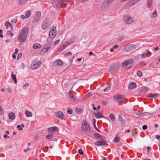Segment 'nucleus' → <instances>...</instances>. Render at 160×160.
Instances as JSON below:
<instances>
[{
    "instance_id": "obj_1",
    "label": "nucleus",
    "mask_w": 160,
    "mask_h": 160,
    "mask_svg": "<svg viewBox=\"0 0 160 160\" xmlns=\"http://www.w3.org/2000/svg\"><path fill=\"white\" fill-rule=\"evenodd\" d=\"M28 29L26 27H24L21 30L18 36V39L20 42H23L26 40Z\"/></svg>"
},
{
    "instance_id": "obj_2",
    "label": "nucleus",
    "mask_w": 160,
    "mask_h": 160,
    "mask_svg": "<svg viewBox=\"0 0 160 160\" xmlns=\"http://www.w3.org/2000/svg\"><path fill=\"white\" fill-rule=\"evenodd\" d=\"M71 1V0H60L58 1L57 0L56 2L57 3L56 7L58 8H64Z\"/></svg>"
},
{
    "instance_id": "obj_3",
    "label": "nucleus",
    "mask_w": 160,
    "mask_h": 160,
    "mask_svg": "<svg viewBox=\"0 0 160 160\" xmlns=\"http://www.w3.org/2000/svg\"><path fill=\"white\" fill-rule=\"evenodd\" d=\"M123 20L125 23L130 24L134 22V19L132 17L128 15H124L123 17Z\"/></svg>"
},
{
    "instance_id": "obj_4",
    "label": "nucleus",
    "mask_w": 160,
    "mask_h": 160,
    "mask_svg": "<svg viewBox=\"0 0 160 160\" xmlns=\"http://www.w3.org/2000/svg\"><path fill=\"white\" fill-rule=\"evenodd\" d=\"M81 128L82 130L86 132H89L90 131L89 125L88 123L86 122L85 120H83Z\"/></svg>"
},
{
    "instance_id": "obj_5",
    "label": "nucleus",
    "mask_w": 160,
    "mask_h": 160,
    "mask_svg": "<svg viewBox=\"0 0 160 160\" xmlns=\"http://www.w3.org/2000/svg\"><path fill=\"white\" fill-rule=\"evenodd\" d=\"M56 35V29L55 27L53 26L50 28L49 36L51 39L54 38Z\"/></svg>"
},
{
    "instance_id": "obj_6",
    "label": "nucleus",
    "mask_w": 160,
    "mask_h": 160,
    "mask_svg": "<svg viewBox=\"0 0 160 160\" xmlns=\"http://www.w3.org/2000/svg\"><path fill=\"white\" fill-rule=\"evenodd\" d=\"M133 62V60L132 59H127L122 63V66L124 68H126L127 69H128L129 68H127L126 67L132 63Z\"/></svg>"
},
{
    "instance_id": "obj_7",
    "label": "nucleus",
    "mask_w": 160,
    "mask_h": 160,
    "mask_svg": "<svg viewBox=\"0 0 160 160\" xmlns=\"http://www.w3.org/2000/svg\"><path fill=\"white\" fill-rule=\"evenodd\" d=\"M124 98L125 97L123 95H115L113 98L114 101L119 102H121Z\"/></svg>"
},
{
    "instance_id": "obj_8",
    "label": "nucleus",
    "mask_w": 160,
    "mask_h": 160,
    "mask_svg": "<svg viewBox=\"0 0 160 160\" xmlns=\"http://www.w3.org/2000/svg\"><path fill=\"white\" fill-rule=\"evenodd\" d=\"M41 64L39 61L33 62L31 65L30 68L32 69H35L37 68Z\"/></svg>"
},
{
    "instance_id": "obj_9",
    "label": "nucleus",
    "mask_w": 160,
    "mask_h": 160,
    "mask_svg": "<svg viewBox=\"0 0 160 160\" xmlns=\"http://www.w3.org/2000/svg\"><path fill=\"white\" fill-rule=\"evenodd\" d=\"M48 20L45 19L42 22V28L43 30L46 29L48 27Z\"/></svg>"
},
{
    "instance_id": "obj_10",
    "label": "nucleus",
    "mask_w": 160,
    "mask_h": 160,
    "mask_svg": "<svg viewBox=\"0 0 160 160\" xmlns=\"http://www.w3.org/2000/svg\"><path fill=\"white\" fill-rule=\"evenodd\" d=\"M41 13L40 12H37L35 14V16L33 19V22H37L40 19Z\"/></svg>"
},
{
    "instance_id": "obj_11",
    "label": "nucleus",
    "mask_w": 160,
    "mask_h": 160,
    "mask_svg": "<svg viewBox=\"0 0 160 160\" xmlns=\"http://www.w3.org/2000/svg\"><path fill=\"white\" fill-rule=\"evenodd\" d=\"M58 128L57 127H51L48 129V132L49 133L58 132Z\"/></svg>"
},
{
    "instance_id": "obj_12",
    "label": "nucleus",
    "mask_w": 160,
    "mask_h": 160,
    "mask_svg": "<svg viewBox=\"0 0 160 160\" xmlns=\"http://www.w3.org/2000/svg\"><path fill=\"white\" fill-rule=\"evenodd\" d=\"M139 1V0H131L127 3V5L129 7H131L136 4Z\"/></svg>"
},
{
    "instance_id": "obj_13",
    "label": "nucleus",
    "mask_w": 160,
    "mask_h": 160,
    "mask_svg": "<svg viewBox=\"0 0 160 160\" xmlns=\"http://www.w3.org/2000/svg\"><path fill=\"white\" fill-rule=\"evenodd\" d=\"M106 143V141L104 140H101L98 141L95 143V144L97 146H103Z\"/></svg>"
},
{
    "instance_id": "obj_14",
    "label": "nucleus",
    "mask_w": 160,
    "mask_h": 160,
    "mask_svg": "<svg viewBox=\"0 0 160 160\" xmlns=\"http://www.w3.org/2000/svg\"><path fill=\"white\" fill-rule=\"evenodd\" d=\"M56 117L61 119H62L64 116L63 113L61 111H59L57 112Z\"/></svg>"
},
{
    "instance_id": "obj_15",
    "label": "nucleus",
    "mask_w": 160,
    "mask_h": 160,
    "mask_svg": "<svg viewBox=\"0 0 160 160\" xmlns=\"http://www.w3.org/2000/svg\"><path fill=\"white\" fill-rule=\"evenodd\" d=\"M94 117L98 119L103 118V116L102 113L100 112L96 113H94Z\"/></svg>"
},
{
    "instance_id": "obj_16",
    "label": "nucleus",
    "mask_w": 160,
    "mask_h": 160,
    "mask_svg": "<svg viewBox=\"0 0 160 160\" xmlns=\"http://www.w3.org/2000/svg\"><path fill=\"white\" fill-rule=\"evenodd\" d=\"M69 98L72 101H75L77 99L76 97L73 96L72 93L71 91H69L68 92Z\"/></svg>"
},
{
    "instance_id": "obj_17",
    "label": "nucleus",
    "mask_w": 160,
    "mask_h": 160,
    "mask_svg": "<svg viewBox=\"0 0 160 160\" xmlns=\"http://www.w3.org/2000/svg\"><path fill=\"white\" fill-rule=\"evenodd\" d=\"M159 96V95L158 93H152L148 96V97H151L154 98H157Z\"/></svg>"
},
{
    "instance_id": "obj_18",
    "label": "nucleus",
    "mask_w": 160,
    "mask_h": 160,
    "mask_svg": "<svg viewBox=\"0 0 160 160\" xmlns=\"http://www.w3.org/2000/svg\"><path fill=\"white\" fill-rule=\"evenodd\" d=\"M9 118L11 120H14L15 118V115L13 112H11L8 115Z\"/></svg>"
},
{
    "instance_id": "obj_19",
    "label": "nucleus",
    "mask_w": 160,
    "mask_h": 160,
    "mask_svg": "<svg viewBox=\"0 0 160 160\" xmlns=\"http://www.w3.org/2000/svg\"><path fill=\"white\" fill-rule=\"evenodd\" d=\"M69 45L68 42L66 43L65 45H64L59 49L58 50L59 52H61L68 45Z\"/></svg>"
},
{
    "instance_id": "obj_20",
    "label": "nucleus",
    "mask_w": 160,
    "mask_h": 160,
    "mask_svg": "<svg viewBox=\"0 0 160 160\" xmlns=\"http://www.w3.org/2000/svg\"><path fill=\"white\" fill-rule=\"evenodd\" d=\"M124 51L128 52L132 50L130 46L129 45H128L124 47Z\"/></svg>"
},
{
    "instance_id": "obj_21",
    "label": "nucleus",
    "mask_w": 160,
    "mask_h": 160,
    "mask_svg": "<svg viewBox=\"0 0 160 160\" xmlns=\"http://www.w3.org/2000/svg\"><path fill=\"white\" fill-rule=\"evenodd\" d=\"M28 0H18L19 4L20 5H24L26 3Z\"/></svg>"
},
{
    "instance_id": "obj_22",
    "label": "nucleus",
    "mask_w": 160,
    "mask_h": 160,
    "mask_svg": "<svg viewBox=\"0 0 160 160\" xmlns=\"http://www.w3.org/2000/svg\"><path fill=\"white\" fill-rule=\"evenodd\" d=\"M136 85L135 83L131 82L130 83L128 86V88L129 89H133L136 87Z\"/></svg>"
},
{
    "instance_id": "obj_23",
    "label": "nucleus",
    "mask_w": 160,
    "mask_h": 160,
    "mask_svg": "<svg viewBox=\"0 0 160 160\" xmlns=\"http://www.w3.org/2000/svg\"><path fill=\"white\" fill-rule=\"evenodd\" d=\"M52 44V42H49L47 45L45 46V48L46 49L47 51L51 48Z\"/></svg>"
},
{
    "instance_id": "obj_24",
    "label": "nucleus",
    "mask_w": 160,
    "mask_h": 160,
    "mask_svg": "<svg viewBox=\"0 0 160 160\" xmlns=\"http://www.w3.org/2000/svg\"><path fill=\"white\" fill-rule=\"evenodd\" d=\"M147 5L148 8H151L152 6V0H147Z\"/></svg>"
},
{
    "instance_id": "obj_25",
    "label": "nucleus",
    "mask_w": 160,
    "mask_h": 160,
    "mask_svg": "<svg viewBox=\"0 0 160 160\" xmlns=\"http://www.w3.org/2000/svg\"><path fill=\"white\" fill-rule=\"evenodd\" d=\"M25 114L26 116L28 117H31L32 116V113L28 110H26L25 112Z\"/></svg>"
},
{
    "instance_id": "obj_26",
    "label": "nucleus",
    "mask_w": 160,
    "mask_h": 160,
    "mask_svg": "<svg viewBox=\"0 0 160 160\" xmlns=\"http://www.w3.org/2000/svg\"><path fill=\"white\" fill-rule=\"evenodd\" d=\"M41 47V45L38 43H35L33 46V47L34 49L40 48Z\"/></svg>"
},
{
    "instance_id": "obj_27",
    "label": "nucleus",
    "mask_w": 160,
    "mask_h": 160,
    "mask_svg": "<svg viewBox=\"0 0 160 160\" xmlns=\"http://www.w3.org/2000/svg\"><path fill=\"white\" fill-rule=\"evenodd\" d=\"M157 16V11L156 10H155L152 13L151 15V18H154Z\"/></svg>"
},
{
    "instance_id": "obj_28",
    "label": "nucleus",
    "mask_w": 160,
    "mask_h": 160,
    "mask_svg": "<svg viewBox=\"0 0 160 160\" xmlns=\"http://www.w3.org/2000/svg\"><path fill=\"white\" fill-rule=\"evenodd\" d=\"M107 8V6L103 2L102 4L101 5V9L102 10H105Z\"/></svg>"
},
{
    "instance_id": "obj_29",
    "label": "nucleus",
    "mask_w": 160,
    "mask_h": 160,
    "mask_svg": "<svg viewBox=\"0 0 160 160\" xmlns=\"http://www.w3.org/2000/svg\"><path fill=\"white\" fill-rule=\"evenodd\" d=\"M48 51L44 47L42 49L40 52V54L41 55H43L46 53Z\"/></svg>"
},
{
    "instance_id": "obj_30",
    "label": "nucleus",
    "mask_w": 160,
    "mask_h": 160,
    "mask_svg": "<svg viewBox=\"0 0 160 160\" xmlns=\"http://www.w3.org/2000/svg\"><path fill=\"white\" fill-rule=\"evenodd\" d=\"M150 115V114L148 112H144V113H140L139 115L138 116H140V117H143L145 116H148V115Z\"/></svg>"
},
{
    "instance_id": "obj_31",
    "label": "nucleus",
    "mask_w": 160,
    "mask_h": 160,
    "mask_svg": "<svg viewBox=\"0 0 160 160\" xmlns=\"http://www.w3.org/2000/svg\"><path fill=\"white\" fill-rule=\"evenodd\" d=\"M24 125L23 124H22L21 125H18L17 126V128L18 129V130L19 131H21L22 130V127H23Z\"/></svg>"
},
{
    "instance_id": "obj_32",
    "label": "nucleus",
    "mask_w": 160,
    "mask_h": 160,
    "mask_svg": "<svg viewBox=\"0 0 160 160\" xmlns=\"http://www.w3.org/2000/svg\"><path fill=\"white\" fill-rule=\"evenodd\" d=\"M55 62H57V64L59 66H62L63 64L62 61L60 59L56 60Z\"/></svg>"
},
{
    "instance_id": "obj_33",
    "label": "nucleus",
    "mask_w": 160,
    "mask_h": 160,
    "mask_svg": "<svg viewBox=\"0 0 160 160\" xmlns=\"http://www.w3.org/2000/svg\"><path fill=\"white\" fill-rule=\"evenodd\" d=\"M11 77L12 79L14 81V82L16 83L17 82V80L16 79V75L14 74H11Z\"/></svg>"
},
{
    "instance_id": "obj_34",
    "label": "nucleus",
    "mask_w": 160,
    "mask_h": 160,
    "mask_svg": "<svg viewBox=\"0 0 160 160\" xmlns=\"http://www.w3.org/2000/svg\"><path fill=\"white\" fill-rule=\"evenodd\" d=\"M148 91V89L146 87H142L141 88V91L144 93H146Z\"/></svg>"
},
{
    "instance_id": "obj_35",
    "label": "nucleus",
    "mask_w": 160,
    "mask_h": 160,
    "mask_svg": "<svg viewBox=\"0 0 160 160\" xmlns=\"http://www.w3.org/2000/svg\"><path fill=\"white\" fill-rule=\"evenodd\" d=\"M118 119H119V121L122 123V125H124L125 124V121L122 119V118L120 116V115H119V116Z\"/></svg>"
},
{
    "instance_id": "obj_36",
    "label": "nucleus",
    "mask_w": 160,
    "mask_h": 160,
    "mask_svg": "<svg viewBox=\"0 0 160 160\" xmlns=\"http://www.w3.org/2000/svg\"><path fill=\"white\" fill-rule=\"evenodd\" d=\"M94 136L96 138H98L100 140L102 139L101 138L102 136L98 133H94Z\"/></svg>"
},
{
    "instance_id": "obj_37",
    "label": "nucleus",
    "mask_w": 160,
    "mask_h": 160,
    "mask_svg": "<svg viewBox=\"0 0 160 160\" xmlns=\"http://www.w3.org/2000/svg\"><path fill=\"white\" fill-rule=\"evenodd\" d=\"M109 117L112 121L114 120L115 119V117L114 115L112 113H111L110 114Z\"/></svg>"
},
{
    "instance_id": "obj_38",
    "label": "nucleus",
    "mask_w": 160,
    "mask_h": 160,
    "mask_svg": "<svg viewBox=\"0 0 160 160\" xmlns=\"http://www.w3.org/2000/svg\"><path fill=\"white\" fill-rule=\"evenodd\" d=\"M31 14V12L30 11L28 10L25 13V16L27 18L30 16Z\"/></svg>"
},
{
    "instance_id": "obj_39",
    "label": "nucleus",
    "mask_w": 160,
    "mask_h": 160,
    "mask_svg": "<svg viewBox=\"0 0 160 160\" xmlns=\"http://www.w3.org/2000/svg\"><path fill=\"white\" fill-rule=\"evenodd\" d=\"M130 46L132 50H134L136 48V45L134 44H130Z\"/></svg>"
},
{
    "instance_id": "obj_40",
    "label": "nucleus",
    "mask_w": 160,
    "mask_h": 160,
    "mask_svg": "<svg viewBox=\"0 0 160 160\" xmlns=\"http://www.w3.org/2000/svg\"><path fill=\"white\" fill-rule=\"evenodd\" d=\"M91 95V94L90 93H88L87 94H86L82 98L83 100L86 99H87Z\"/></svg>"
},
{
    "instance_id": "obj_41",
    "label": "nucleus",
    "mask_w": 160,
    "mask_h": 160,
    "mask_svg": "<svg viewBox=\"0 0 160 160\" xmlns=\"http://www.w3.org/2000/svg\"><path fill=\"white\" fill-rule=\"evenodd\" d=\"M52 134H50L48 135L46 137V138L47 139L51 140L52 139Z\"/></svg>"
},
{
    "instance_id": "obj_42",
    "label": "nucleus",
    "mask_w": 160,
    "mask_h": 160,
    "mask_svg": "<svg viewBox=\"0 0 160 160\" xmlns=\"http://www.w3.org/2000/svg\"><path fill=\"white\" fill-rule=\"evenodd\" d=\"M7 34L8 35H10L11 37L13 36V34L10 31H8L7 32Z\"/></svg>"
},
{
    "instance_id": "obj_43",
    "label": "nucleus",
    "mask_w": 160,
    "mask_h": 160,
    "mask_svg": "<svg viewBox=\"0 0 160 160\" xmlns=\"http://www.w3.org/2000/svg\"><path fill=\"white\" fill-rule=\"evenodd\" d=\"M3 113H4V112H3V109L2 107L0 105V114L1 115H3Z\"/></svg>"
},
{
    "instance_id": "obj_44",
    "label": "nucleus",
    "mask_w": 160,
    "mask_h": 160,
    "mask_svg": "<svg viewBox=\"0 0 160 160\" xmlns=\"http://www.w3.org/2000/svg\"><path fill=\"white\" fill-rule=\"evenodd\" d=\"M11 25V24L8 21H7L5 23V25L7 27H9Z\"/></svg>"
},
{
    "instance_id": "obj_45",
    "label": "nucleus",
    "mask_w": 160,
    "mask_h": 160,
    "mask_svg": "<svg viewBox=\"0 0 160 160\" xmlns=\"http://www.w3.org/2000/svg\"><path fill=\"white\" fill-rule=\"evenodd\" d=\"M7 90L9 93H11L12 91V89L10 87H8L7 88Z\"/></svg>"
},
{
    "instance_id": "obj_46",
    "label": "nucleus",
    "mask_w": 160,
    "mask_h": 160,
    "mask_svg": "<svg viewBox=\"0 0 160 160\" xmlns=\"http://www.w3.org/2000/svg\"><path fill=\"white\" fill-rule=\"evenodd\" d=\"M137 74L138 77H141L142 76V73L140 71H138L137 72Z\"/></svg>"
},
{
    "instance_id": "obj_47",
    "label": "nucleus",
    "mask_w": 160,
    "mask_h": 160,
    "mask_svg": "<svg viewBox=\"0 0 160 160\" xmlns=\"http://www.w3.org/2000/svg\"><path fill=\"white\" fill-rule=\"evenodd\" d=\"M120 140L119 138L118 137H116L114 138V141L116 142H118Z\"/></svg>"
},
{
    "instance_id": "obj_48",
    "label": "nucleus",
    "mask_w": 160,
    "mask_h": 160,
    "mask_svg": "<svg viewBox=\"0 0 160 160\" xmlns=\"http://www.w3.org/2000/svg\"><path fill=\"white\" fill-rule=\"evenodd\" d=\"M105 1L110 5L113 1L112 0H105Z\"/></svg>"
},
{
    "instance_id": "obj_49",
    "label": "nucleus",
    "mask_w": 160,
    "mask_h": 160,
    "mask_svg": "<svg viewBox=\"0 0 160 160\" xmlns=\"http://www.w3.org/2000/svg\"><path fill=\"white\" fill-rule=\"evenodd\" d=\"M29 86V83L28 82H25L23 85V87H28Z\"/></svg>"
},
{
    "instance_id": "obj_50",
    "label": "nucleus",
    "mask_w": 160,
    "mask_h": 160,
    "mask_svg": "<svg viewBox=\"0 0 160 160\" xmlns=\"http://www.w3.org/2000/svg\"><path fill=\"white\" fill-rule=\"evenodd\" d=\"M59 42H60V40H59L56 41L54 42V45L57 46V45H58L59 43Z\"/></svg>"
},
{
    "instance_id": "obj_51",
    "label": "nucleus",
    "mask_w": 160,
    "mask_h": 160,
    "mask_svg": "<svg viewBox=\"0 0 160 160\" xmlns=\"http://www.w3.org/2000/svg\"><path fill=\"white\" fill-rule=\"evenodd\" d=\"M22 53H19L18 54L17 59H19L22 56Z\"/></svg>"
},
{
    "instance_id": "obj_52",
    "label": "nucleus",
    "mask_w": 160,
    "mask_h": 160,
    "mask_svg": "<svg viewBox=\"0 0 160 160\" xmlns=\"http://www.w3.org/2000/svg\"><path fill=\"white\" fill-rule=\"evenodd\" d=\"M78 153L80 154L81 155L83 154V153L82 150L81 149H79V150H78Z\"/></svg>"
},
{
    "instance_id": "obj_53",
    "label": "nucleus",
    "mask_w": 160,
    "mask_h": 160,
    "mask_svg": "<svg viewBox=\"0 0 160 160\" xmlns=\"http://www.w3.org/2000/svg\"><path fill=\"white\" fill-rule=\"evenodd\" d=\"M3 32V31L2 29H0V37L1 38H2L3 37V36L2 34V33Z\"/></svg>"
},
{
    "instance_id": "obj_54",
    "label": "nucleus",
    "mask_w": 160,
    "mask_h": 160,
    "mask_svg": "<svg viewBox=\"0 0 160 160\" xmlns=\"http://www.w3.org/2000/svg\"><path fill=\"white\" fill-rule=\"evenodd\" d=\"M146 54H145V52H144L141 55V58H145L146 57Z\"/></svg>"
},
{
    "instance_id": "obj_55",
    "label": "nucleus",
    "mask_w": 160,
    "mask_h": 160,
    "mask_svg": "<svg viewBox=\"0 0 160 160\" xmlns=\"http://www.w3.org/2000/svg\"><path fill=\"white\" fill-rule=\"evenodd\" d=\"M141 65H143L144 66H145L146 65V62H140Z\"/></svg>"
},
{
    "instance_id": "obj_56",
    "label": "nucleus",
    "mask_w": 160,
    "mask_h": 160,
    "mask_svg": "<svg viewBox=\"0 0 160 160\" xmlns=\"http://www.w3.org/2000/svg\"><path fill=\"white\" fill-rule=\"evenodd\" d=\"M142 128L143 130H146L147 128V126L146 125H144L142 126Z\"/></svg>"
},
{
    "instance_id": "obj_57",
    "label": "nucleus",
    "mask_w": 160,
    "mask_h": 160,
    "mask_svg": "<svg viewBox=\"0 0 160 160\" xmlns=\"http://www.w3.org/2000/svg\"><path fill=\"white\" fill-rule=\"evenodd\" d=\"M30 148H28L27 149H25L24 150V152H27L28 151L30 150Z\"/></svg>"
},
{
    "instance_id": "obj_58",
    "label": "nucleus",
    "mask_w": 160,
    "mask_h": 160,
    "mask_svg": "<svg viewBox=\"0 0 160 160\" xmlns=\"http://www.w3.org/2000/svg\"><path fill=\"white\" fill-rule=\"evenodd\" d=\"M18 52V50L17 48H16L15 49V51L14 52V54H17Z\"/></svg>"
},
{
    "instance_id": "obj_59",
    "label": "nucleus",
    "mask_w": 160,
    "mask_h": 160,
    "mask_svg": "<svg viewBox=\"0 0 160 160\" xmlns=\"http://www.w3.org/2000/svg\"><path fill=\"white\" fill-rule=\"evenodd\" d=\"M21 18H22V19H25V18H27V17H26V16H24V15H21Z\"/></svg>"
},
{
    "instance_id": "obj_60",
    "label": "nucleus",
    "mask_w": 160,
    "mask_h": 160,
    "mask_svg": "<svg viewBox=\"0 0 160 160\" xmlns=\"http://www.w3.org/2000/svg\"><path fill=\"white\" fill-rule=\"evenodd\" d=\"M67 113L69 114H71L72 113V111L71 110H68L67 111Z\"/></svg>"
},
{
    "instance_id": "obj_61",
    "label": "nucleus",
    "mask_w": 160,
    "mask_h": 160,
    "mask_svg": "<svg viewBox=\"0 0 160 160\" xmlns=\"http://www.w3.org/2000/svg\"><path fill=\"white\" fill-rule=\"evenodd\" d=\"M72 53L71 52H68L66 54V55H71Z\"/></svg>"
},
{
    "instance_id": "obj_62",
    "label": "nucleus",
    "mask_w": 160,
    "mask_h": 160,
    "mask_svg": "<svg viewBox=\"0 0 160 160\" xmlns=\"http://www.w3.org/2000/svg\"><path fill=\"white\" fill-rule=\"evenodd\" d=\"M102 103L103 104L105 105L107 104V102L104 101H103L102 102Z\"/></svg>"
},
{
    "instance_id": "obj_63",
    "label": "nucleus",
    "mask_w": 160,
    "mask_h": 160,
    "mask_svg": "<svg viewBox=\"0 0 160 160\" xmlns=\"http://www.w3.org/2000/svg\"><path fill=\"white\" fill-rule=\"evenodd\" d=\"M145 52H146V53L147 54H148L149 53H151L148 50H146L145 51Z\"/></svg>"
},
{
    "instance_id": "obj_64",
    "label": "nucleus",
    "mask_w": 160,
    "mask_h": 160,
    "mask_svg": "<svg viewBox=\"0 0 160 160\" xmlns=\"http://www.w3.org/2000/svg\"><path fill=\"white\" fill-rule=\"evenodd\" d=\"M104 2L106 4L108 8L109 6L110 5L107 2H106L105 1Z\"/></svg>"
}]
</instances>
